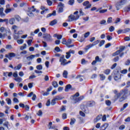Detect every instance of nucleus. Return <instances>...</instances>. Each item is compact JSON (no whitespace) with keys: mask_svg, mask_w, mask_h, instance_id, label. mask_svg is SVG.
I'll use <instances>...</instances> for the list:
<instances>
[{"mask_svg":"<svg viewBox=\"0 0 130 130\" xmlns=\"http://www.w3.org/2000/svg\"><path fill=\"white\" fill-rule=\"evenodd\" d=\"M79 96H80V93L77 92L71 97V99L74 101L75 104L76 103H78V102H80V101H82V100H83V99L84 98V96L83 95L80 97H79Z\"/></svg>","mask_w":130,"mask_h":130,"instance_id":"nucleus-1","label":"nucleus"},{"mask_svg":"<svg viewBox=\"0 0 130 130\" xmlns=\"http://www.w3.org/2000/svg\"><path fill=\"white\" fill-rule=\"evenodd\" d=\"M79 11H77L75 12L73 14H71L69 16L68 22H73V21H77L80 19V15L79 14Z\"/></svg>","mask_w":130,"mask_h":130,"instance_id":"nucleus-2","label":"nucleus"},{"mask_svg":"<svg viewBox=\"0 0 130 130\" xmlns=\"http://www.w3.org/2000/svg\"><path fill=\"white\" fill-rule=\"evenodd\" d=\"M126 4V0H120V2H117L116 4V8L117 11H119L120 7L121 6H123V5H125Z\"/></svg>","mask_w":130,"mask_h":130,"instance_id":"nucleus-3","label":"nucleus"},{"mask_svg":"<svg viewBox=\"0 0 130 130\" xmlns=\"http://www.w3.org/2000/svg\"><path fill=\"white\" fill-rule=\"evenodd\" d=\"M43 36V38L48 42H51V41L53 40V39H52V37L50 34H44Z\"/></svg>","mask_w":130,"mask_h":130,"instance_id":"nucleus-4","label":"nucleus"},{"mask_svg":"<svg viewBox=\"0 0 130 130\" xmlns=\"http://www.w3.org/2000/svg\"><path fill=\"white\" fill-rule=\"evenodd\" d=\"M127 94V91L126 90H122V96L120 98L119 101V102H122L124 100H125L126 99V96H125V94Z\"/></svg>","mask_w":130,"mask_h":130,"instance_id":"nucleus-5","label":"nucleus"},{"mask_svg":"<svg viewBox=\"0 0 130 130\" xmlns=\"http://www.w3.org/2000/svg\"><path fill=\"white\" fill-rule=\"evenodd\" d=\"M84 7H86L84 8L85 10H87L88 9H90L91 7H92V4H90V2L89 1H85L82 4Z\"/></svg>","mask_w":130,"mask_h":130,"instance_id":"nucleus-6","label":"nucleus"},{"mask_svg":"<svg viewBox=\"0 0 130 130\" xmlns=\"http://www.w3.org/2000/svg\"><path fill=\"white\" fill-rule=\"evenodd\" d=\"M59 61L61 62V66H67V59H64V55L60 57Z\"/></svg>","mask_w":130,"mask_h":130,"instance_id":"nucleus-7","label":"nucleus"},{"mask_svg":"<svg viewBox=\"0 0 130 130\" xmlns=\"http://www.w3.org/2000/svg\"><path fill=\"white\" fill-rule=\"evenodd\" d=\"M118 73H119V72L117 71V74H115L114 76L115 81H117L120 80V79L121 78V77L120 76V74H119Z\"/></svg>","mask_w":130,"mask_h":130,"instance_id":"nucleus-8","label":"nucleus"},{"mask_svg":"<svg viewBox=\"0 0 130 130\" xmlns=\"http://www.w3.org/2000/svg\"><path fill=\"white\" fill-rule=\"evenodd\" d=\"M8 23H9L10 25H14V24L16 23V19H15L14 17L11 18L8 20Z\"/></svg>","mask_w":130,"mask_h":130,"instance_id":"nucleus-9","label":"nucleus"},{"mask_svg":"<svg viewBox=\"0 0 130 130\" xmlns=\"http://www.w3.org/2000/svg\"><path fill=\"white\" fill-rule=\"evenodd\" d=\"M122 90L120 93H117L115 96H114V99L115 101H116V100H118V98L120 97L122 95Z\"/></svg>","mask_w":130,"mask_h":130,"instance_id":"nucleus-10","label":"nucleus"},{"mask_svg":"<svg viewBox=\"0 0 130 130\" xmlns=\"http://www.w3.org/2000/svg\"><path fill=\"white\" fill-rule=\"evenodd\" d=\"M36 56L35 55H31L29 56L26 57V59L28 61H30V60H32L34 58H35Z\"/></svg>","mask_w":130,"mask_h":130,"instance_id":"nucleus-11","label":"nucleus"},{"mask_svg":"<svg viewBox=\"0 0 130 130\" xmlns=\"http://www.w3.org/2000/svg\"><path fill=\"white\" fill-rule=\"evenodd\" d=\"M40 31V29L39 28H38L36 29L34 31H31L30 32V35L31 36H35V34H37L38 32Z\"/></svg>","mask_w":130,"mask_h":130,"instance_id":"nucleus-12","label":"nucleus"},{"mask_svg":"<svg viewBox=\"0 0 130 130\" xmlns=\"http://www.w3.org/2000/svg\"><path fill=\"white\" fill-rule=\"evenodd\" d=\"M32 9L30 8L28 9V11L27 12V15L29 16V17H34V14L33 13H32L31 11Z\"/></svg>","mask_w":130,"mask_h":130,"instance_id":"nucleus-13","label":"nucleus"},{"mask_svg":"<svg viewBox=\"0 0 130 130\" xmlns=\"http://www.w3.org/2000/svg\"><path fill=\"white\" fill-rule=\"evenodd\" d=\"M102 118V115H98L95 119H94V123H96V122H98L99 120H100V119Z\"/></svg>","mask_w":130,"mask_h":130,"instance_id":"nucleus-14","label":"nucleus"},{"mask_svg":"<svg viewBox=\"0 0 130 130\" xmlns=\"http://www.w3.org/2000/svg\"><path fill=\"white\" fill-rule=\"evenodd\" d=\"M108 123H105L104 124H103L100 128V130H105L106 129V128H107V127H108Z\"/></svg>","mask_w":130,"mask_h":130,"instance_id":"nucleus-15","label":"nucleus"},{"mask_svg":"<svg viewBox=\"0 0 130 130\" xmlns=\"http://www.w3.org/2000/svg\"><path fill=\"white\" fill-rule=\"evenodd\" d=\"M0 16L2 17V18L6 16V14L4 13V8H0Z\"/></svg>","mask_w":130,"mask_h":130,"instance_id":"nucleus-16","label":"nucleus"},{"mask_svg":"<svg viewBox=\"0 0 130 130\" xmlns=\"http://www.w3.org/2000/svg\"><path fill=\"white\" fill-rule=\"evenodd\" d=\"M57 24V20L55 19L50 22V26H54Z\"/></svg>","mask_w":130,"mask_h":130,"instance_id":"nucleus-17","label":"nucleus"},{"mask_svg":"<svg viewBox=\"0 0 130 130\" xmlns=\"http://www.w3.org/2000/svg\"><path fill=\"white\" fill-rule=\"evenodd\" d=\"M72 88V85L71 84H68L66 85L65 88V92H69V90Z\"/></svg>","mask_w":130,"mask_h":130,"instance_id":"nucleus-18","label":"nucleus"},{"mask_svg":"<svg viewBox=\"0 0 130 130\" xmlns=\"http://www.w3.org/2000/svg\"><path fill=\"white\" fill-rule=\"evenodd\" d=\"M94 46V45L92 44H89L85 47V50L87 51L90 49V48H92Z\"/></svg>","mask_w":130,"mask_h":130,"instance_id":"nucleus-19","label":"nucleus"},{"mask_svg":"<svg viewBox=\"0 0 130 130\" xmlns=\"http://www.w3.org/2000/svg\"><path fill=\"white\" fill-rule=\"evenodd\" d=\"M22 68V64H19L17 66V67H15L14 68V71L19 70Z\"/></svg>","mask_w":130,"mask_h":130,"instance_id":"nucleus-20","label":"nucleus"},{"mask_svg":"<svg viewBox=\"0 0 130 130\" xmlns=\"http://www.w3.org/2000/svg\"><path fill=\"white\" fill-rule=\"evenodd\" d=\"M94 105H95V102L94 101L89 102L88 103V106H89V107H92Z\"/></svg>","mask_w":130,"mask_h":130,"instance_id":"nucleus-21","label":"nucleus"},{"mask_svg":"<svg viewBox=\"0 0 130 130\" xmlns=\"http://www.w3.org/2000/svg\"><path fill=\"white\" fill-rule=\"evenodd\" d=\"M99 76L101 81H104V80L106 79L105 75H104V74H100Z\"/></svg>","mask_w":130,"mask_h":130,"instance_id":"nucleus-22","label":"nucleus"},{"mask_svg":"<svg viewBox=\"0 0 130 130\" xmlns=\"http://www.w3.org/2000/svg\"><path fill=\"white\" fill-rule=\"evenodd\" d=\"M14 39H19V38H20V36H19V34H20V31H18V34L17 33H14Z\"/></svg>","mask_w":130,"mask_h":130,"instance_id":"nucleus-23","label":"nucleus"},{"mask_svg":"<svg viewBox=\"0 0 130 130\" xmlns=\"http://www.w3.org/2000/svg\"><path fill=\"white\" fill-rule=\"evenodd\" d=\"M13 18H14L15 20H16L17 22H20L21 20V17L19 15H15Z\"/></svg>","mask_w":130,"mask_h":130,"instance_id":"nucleus-24","label":"nucleus"},{"mask_svg":"<svg viewBox=\"0 0 130 130\" xmlns=\"http://www.w3.org/2000/svg\"><path fill=\"white\" fill-rule=\"evenodd\" d=\"M14 80L16 82H18V83H21V82H22V78L18 76L17 78L14 79Z\"/></svg>","mask_w":130,"mask_h":130,"instance_id":"nucleus-25","label":"nucleus"},{"mask_svg":"<svg viewBox=\"0 0 130 130\" xmlns=\"http://www.w3.org/2000/svg\"><path fill=\"white\" fill-rule=\"evenodd\" d=\"M52 86H53L54 88H57V87H58V84H57V82L55 81H53Z\"/></svg>","mask_w":130,"mask_h":130,"instance_id":"nucleus-26","label":"nucleus"},{"mask_svg":"<svg viewBox=\"0 0 130 130\" xmlns=\"http://www.w3.org/2000/svg\"><path fill=\"white\" fill-rule=\"evenodd\" d=\"M75 122H76V119H75V118H71L70 121L71 125H73V124H75Z\"/></svg>","mask_w":130,"mask_h":130,"instance_id":"nucleus-27","label":"nucleus"},{"mask_svg":"<svg viewBox=\"0 0 130 130\" xmlns=\"http://www.w3.org/2000/svg\"><path fill=\"white\" fill-rule=\"evenodd\" d=\"M68 71L66 70H64L63 72V78H65L66 79H67V78H68Z\"/></svg>","mask_w":130,"mask_h":130,"instance_id":"nucleus-28","label":"nucleus"},{"mask_svg":"<svg viewBox=\"0 0 130 130\" xmlns=\"http://www.w3.org/2000/svg\"><path fill=\"white\" fill-rule=\"evenodd\" d=\"M4 22H6V24H9V19H0L1 23H3Z\"/></svg>","mask_w":130,"mask_h":130,"instance_id":"nucleus-29","label":"nucleus"},{"mask_svg":"<svg viewBox=\"0 0 130 130\" xmlns=\"http://www.w3.org/2000/svg\"><path fill=\"white\" fill-rule=\"evenodd\" d=\"M17 29H18V26L17 25H13L12 27V30H14V33L17 32Z\"/></svg>","mask_w":130,"mask_h":130,"instance_id":"nucleus-30","label":"nucleus"},{"mask_svg":"<svg viewBox=\"0 0 130 130\" xmlns=\"http://www.w3.org/2000/svg\"><path fill=\"white\" fill-rule=\"evenodd\" d=\"M127 106H128L127 103H125V104H124L123 106V107L122 108H121L120 111H123V110L124 109H125V108H126V107H127Z\"/></svg>","mask_w":130,"mask_h":130,"instance_id":"nucleus-31","label":"nucleus"},{"mask_svg":"<svg viewBox=\"0 0 130 130\" xmlns=\"http://www.w3.org/2000/svg\"><path fill=\"white\" fill-rule=\"evenodd\" d=\"M124 12H129L130 11V5L124 8Z\"/></svg>","mask_w":130,"mask_h":130,"instance_id":"nucleus-32","label":"nucleus"},{"mask_svg":"<svg viewBox=\"0 0 130 130\" xmlns=\"http://www.w3.org/2000/svg\"><path fill=\"white\" fill-rule=\"evenodd\" d=\"M105 103L107 106H110L111 105V101L110 100H106Z\"/></svg>","mask_w":130,"mask_h":130,"instance_id":"nucleus-33","label":"nucleus"},{"mask_svg":"<svg viewBox=\"0 0 130 130\" xmlns=\"http://www.w3.org/2000/svg\"><path fill=\"white\" fill-rule=\"evenodd\" d=\"M28 9H31L32 12H37V13H39V11L35 9L34 6H32L31 8Z\"/></svg>","mask_w":130,"mask_h":130,"instance_id":"nucleus-34","label":"nucleus"},{"mask_svg":"<svg viewBox=\"0 0 130 130\" xmlns=\"http://www.w3.org/2000/svg\"><path fill=\"white\" fill-rule=\"evenodd\" d=\"M75 4V0H69L68 2V4L70 5V6H73Z\"/></svg>","mask_w":130,"mask_h":130,"instance_id":"nucleus-35","label":"nucleus"},{"mask_svg":"<svg viewBox=\"0 0 130 130\" xmlns=\"http://www.w3.org/2000/svg\"><path fill=\"white\" fill-rule=\"evenodd\" d=\"M17 42L18 44H23V43H24V40L23 39L18 40L17 41Z\"/></svg>","mask_w":130,"mask_h":130,"instance_id":"nucleus-36","label":"nucleus"},{"mask_svg":"<svg viewBox=\"0 0 130 130\" xmlns=\"http://www.w3.org/2000/svg\"><path fill=\"white\" fill-rule=\"evenodd\" d=\"M36 68L37 70H39V71H41V70H43V68L42 67V65L41 64L38 65Z\"/></svg>","mask_w":130,"mask_h":130,"instance_id":"nucleus-37","label":"nucleus"},{"mask_svg":"<svg viewBox=\"0 0 130 130\" xmlns=\"http://www.w3.org/2000/svg\"><path fill=\"white\" fill-rule=\"evenodd\" d=\"M6 101L8 105H11L12 104V101L10 99H6Z\"/></svg>","mask_w":130,"mask_h":130,"instance_id":"nucleus-38","label":"nucleus"},{"mask_svg":"<svg viewBox=\"0 0 130 130\" xmlns=\"http://www.w3.org/2000/svg\"><path fill=\"white\" fill-rule=\"evenodd\" d=\"M100 24L101 25H106V20H102L100 21Z\"/></svg>","mask_w":130,"mask_h":130,"instance_id":"nucleus-39","label":"nucleus"},{"mask_svg":"<svg viewBox=\"0 0 130 130\" xmlns=\"http://www.w3.org/2000/svg\"><path fill=\"white\" fill-rule=\"evenodd\" d=\"M105 43V40H102L100 43V44L99 45V46L100 47H101L103 45H104V44Z\"/></svg>","mask_w":130,"mask_h":130,"instance_id":"nucleus-40","label":"nucleus"},{"mask_svg":"<svg viewBox=\"0 0 130 130\" xmlns=\"http://www.w3.org/2000/svg\"><path fill=\"white\" fill-rule=\"evenodd\" d=\"M104 74L106 75H109L110 74V69H107L104 71Z\"/></svg>","mask_w":130,"mask_h":130,"instance_id":"nucleus-41","label":"nucleus"},{"mask_svg":"<svg viewBox=\"0 0 130 130\" xmlns=\"http://www.w3.org/2000/svg\"><path fill=\"white\" fill-rule=\"evenodd\" d=\"M26 47H27V45L26 44H24L23 46L20 47V50H24Z\"/></svg>","mask_w":130,"mask_h":130,"instance_id":"nucleus-42","label":"nucleus"},{"mask_svg":"<svg viewBox=\"0 0 130 130\" xmlns=\"http://www.w3.org/2000/svg\"><path fill=\"white\" fill-rule=\"evenodd\" d=\"M124 128H125V125L122 124L121 125H120L119 127V130H123L124 129Z\"/></svg>","mask_w":130,"mask_h":130,"instance_id":"nucleus-43","label":"nucleus"},{"mask_svg":"<svg viewBox=\"0 0 130 130\" xmlns=\"http://www.w3.org/2000/svg\"><path fill=\"white\" fill-rule=\"evenodd\" d=\"M66 57L67 59H69V58H70V57H71V54L69 52H68L66 53Z\"/></svg>","mask_w":130,"mask_h":130,"instance_id":"nucleus-44","label":"nucleus"},{"mask_svg":"<svg viewBox=\"0 0 130 130\" xmlns=\"http://www.w3.org/2000/svg\"><path fill=\"white\" fill-rule=\"evenodd\" d=\"M120 73H121V74H127V70L124 69V70L121 71Z\"/></svg>","mask_w":130,"mask_h":130,"instance_id":"nucleus-45","label":"nucleus"},{"mask_svg":"<svg viewBox=\"0 0 130 130\" xmlns=\"http://www.w3.org/2000/svg\"><path fill=\"white\" fill-rule=\"evenodd\" d=\"M107 23L108 24H110V23H112V17H110L108 18Z\"/></svg>","mask_w":130,"mask_h":130,"instance_id":"nucleus-46","label":"nucleus"},{"mask_svg":"<svg viewBox=\"0 0 130 130\" xmlns=\"http://www.w3.org/2000/svg\"><path fill=\"white\" fill-rule=\"evenodd\" d=\"M89 36H90V32L89 31H88L84 34L85 38H87V37H89Z\"/></svg>","mask_w":130,"mask_h":130,"instance_id":"nucleus-47","label":"nucleus"},{"mask_svg":"<svg viewBox=\"0 0 130 130\" xmlns=\"http://www.w3.org/2000/svg\"><path fill=\"white\" fill-rule=\"evenodd\" d=\"M6 37V34H3L0 32V39H4Z\"/></svg>","mask_w":130,"mask_h":130,"instance_id":"nucleus-48","label":"nucleus"},{"mask_svg":"<svg viewBox=\"0 0 130 130\" xmlns=\"http://www.w3.org/2000/svg\"><path fill=\"white\" fill-rule=\"evenodd\" d=\"M106 12H107V9H103V10L101 9V11H100V13L104 14V13H106Z\"/></svg>","mask_w":130,"mask_h":130,"instance_id":"nucleus-49","label":"nucleus"},{"mask_svg":"<svg viewBox=\"0 0 130 130\" xmlns=\"http://www.w3.org/2000/svg\"><path fill=\"white\" fill-rule=\"evenodd\" d=\"M9 56L10 57H15V56H16V54H15V53H9Z\"/></svg>","mask_w":130,"mask_h":130,"instance_id":"nucleus-50","label":"nucleus"},{"mask_svg":"<svg viewBox=\"0 0 130 130\" xmlns=\"http://www.w3.org/2000/svg\"><path fill=\"white\" fill-rule=\"evenodd\" d=\"M79 14L80 16H84L85 15V13H84V12H83V10L82 9H80Z\"/></svg>","mask_w":130,"mask_h":130,"instance_id":"nucleus-51","label":"nucleus"},{"mask_svg":"<svg viewBox=\"0 0 130 130\" xmlns=\"http://www.w3.org/2000/svg\"><path fill=\"white\" fill-rule=\"evenodd\" d=\"M129 31H130V29L129 28H125L123 30V33H127V32H129Z\"/></svg>","mask_w":130,"mask_h":130,"instance_id":"nucleus-52","label":"nucleus"},{"mask_svg":"<svg viewBox=\"0 0 130 130\" xmlns=\"http://www.w3.org/2000/svg\"><path fill=\"white\" fill-rule=\"evenodd\" d=\"M114 29H115V28L114 27V26H111V27H110L109 30L110 32H113V31H114Z\"/></svg>","mask_w":130,"mask_h":130,"instance_id":"nucleus-53","label":"nucleus"},{"mask_svg":"<svg viewBox=\"0 0 130 130\" xmlns=\"http://www.w3.org/2000/svg\"><path fill=\"white\" fill-rule=\"evenodd\" d=\"M13 76L14 78H15V79L19 77L18 76V72H15V73H14Z\"/></svg>","mask_w":130,"mask_h":130,"instance_id":"nucleus-54","label":"nucleus"},{"mask_svg":"<svg viewBox=\"0 0 130 130\" xmlns=\"http://www.w3.org/2000/svg\"><path fill=\"white\" fill-rule=\"evenodd\" d=\"M86 62H88V61H86L85 59H82L81 60V64H86Z\"/></svg>","mask_w":130,"mask_h":130,"instance_id":"nucleus-55","label":"nucleus"},{"mask_svg":"<svg viewBox=\"0 0 130 130\" xmlns=\"http://www.w3.org/2000/svg\"><path fill=\"white\" fill-rule=\"evenodd\" d=\"M62 44H64V45H67V40H66V39L63 38L62 40Z\"/></svg>","mask_w":130,"mask_h":130,"instance_id":"nucleus-56","label":"nucleus"},{"mask_svg":"<svg viewBox=\"0 0 130 130\" xmlns=\"http://www.w3.org/2000/svg\"><path fill=\"white\" fill-rule=\"evenodd\" d=\"M27 44L29 46H31L32 45V40H28L27 41Z\"/></svg>","mask_w":130,"mask_h":130,"instance_id":"nucleus-57","label":"nucleus"},{"mask_svg":"<svg viewBox=\"0 0 130 130\" xmlns=\"http://www.w3.org/2000/svg\"><path fill=\"white\" fill-rule=\"evenodd\" d=\"M3 124L5 126H6V127H7V128H9V126H8L9 125V122L6 121Z\"/></svg>","mask_w":130,"mask_h":130,"instance_id":"nucleus-58","label":"nucleus"},{"mask_svg":"<svg viewBox=\"0 0 130 130\" xmlns=\"http://www.w3.org/2000/svg\"><path fill=\"white\" fill-rule=\"evenodd\" d=\"M23 22H25V23H27L29 21V17H26L25 18L23 19Z\"/></svg>","mask_w":130,"mask_h":130,"instance_id":"nucleus-59","label":"nucleus"},{"mask_svg":"<svg viewBox=\"0 0 130 130\" xmlns=\"http://www.w3.org/2000/svg\"><path fill=\"white\" fill-rule=\"evenodd\" d=\"M54 50H55V51H56L57 52H60V49L59 48V47H56L54 49Z\"/></svg>","mask_w":130,"mask_h":130,"instance_id":"nucleus-60","label":"nucleus"},{"mask_svg":"<svg viewBox=\"0 0 130 130\" xmlns=\"http://www.w3.org/2000/svg\"><path fill=\"white\" fill-rule=\"evenodd\" d=\"M72 44V40L69 39L68 41L67 42V44L66 45H70V44Z\"/></svg>","mask_w":130,"mask_h":130,"instance_id":"nucleus-61","label":"nucleus"},{"mask_svg":"<svg viewBox=\"0 0 130 130\" xmlns=\"http://www.w3.org/2000/svg\"><path fill=\"white\" fill-rule=\"evenodd\" d=\"M55 101H56L54 99H53L51 102V105H55Z\"/></svg>","mask_w":130,"mask_h":130,"instance_id":"nucleus-62","label":"nucleus"},{"mask_svg":"<svg viewBox=\"0 0 130 130\" xmlns=\"http://www.w3.org/2000/svg\"><path fill=\"white\" fill-rule=\"evenodd\" d=\"M119 22H120V18H117L115 21V24H118Z\"/></svg>","mask_w":130,"mask_h":130,"instance_id":"nucleus-63","label":"nucleus"},{"mask_svg":"<svg viewBox=\"0 0 130 130\" xmlns=\"http://www.w3.org/2000/svg\"><path fill=\"white\" fill-rule=\"evenodd\" d=\"M47 3L48 6H51L52 5V2L50 0H47Z\"/></svg>","mask_w":130,"mask_h":130,"instance_id":"nucleus-64","label":"nucleus"}]
</instances>
